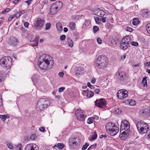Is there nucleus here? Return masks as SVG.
Segmentation results:
<instances>
[{
    "label": "nucleus",
    "instance_id": "1",
    "mask_svg": "<svg viewBox=\"0 0 150 150\" xmlns=\"http://www.w3.org/2000/svg\"><path fill=\"white\" fill-rule=\"evenodd\" d=\"M108 59L105 55L99 56L96 59L95 62V65L97 69H103L106 67L108 64Z\"/></svg>",
    "mask_w": 150,
    "mask_h": 150
},
{
    "label": "nucleus",
    "instance_id": "2",
    "mask_svg": "<svg viewBox=\"0 0 150 150\" xmlns=\"http://www.w3.org/2000/svg\"><path fill=\"white\" fill-rule=\"evenodd\" d=\"M51 104L50 100L47 98H42L38 101L36 106L38 111H42L48 107Z\"/></svg>",
    "mask_w": 150,
    "mask_h": 150
},
{
    "label": "nucleus",
    "instance_id": "3",
    "mask_svg": "<svg viewBox=\"0 0 150 150\" xmlns=\"http://www.w3.org/2000/svg\"><path fill=\"white\" fill-rule=\"evenodd\" d=\"M105 128L108 133L112 136L116 135L119 131V128L112 122L107 123L105 125Z\"/></svg>",
    "mask_w": 150,
    "mask_h": 150
},
{
    "label": "nucleus",
    "instance_id": "4",
    "mask_svg": "<svg viewBox=\"0 0 150 150\" xmlns=\"http://www.w3.org/2000/svg\"><path fill=\"white\" fill-rule=\"evenodd\" d=\"M12 60L11 58L9 57H4L1 59L0 64L2 67L8 70L11 67Z\"/></svg>",
    "mask_w": 150,
    "mask_h": 150
},
{
    "label": "nucleus",
    "instance_id": "5",
    "mask_svg": "<svg viewBox=\"0 0 150 150\" xmlns=\"http://www.w3.org/2000/svg\"><path fill=\"white\" fill-rule=\"evenodd\" d=\"M136 125L138 131L142 133H146L148 131L149 129L148 125L143 120L138 122Z\"/></svg>",
    "mask_w": 150,
    "mask_h": 150
},
{
    "label": "nucleus",
    "instance_id": "6",
    "mask_svg": "<svg viewBox=\"0 0 150 150\" xmlns=\"http://www.w3.org/2000/svg\"><path fill=\"white\" fill-rule=\"evenodd\" d=\"M63 3L60 1H57L51 6L50 12L51 14L53 15L56 13L62 7Z\"/></svg>",
    "mask_w": 150,
    "mask_h": 150
},
{
    "label": "nucleus",
    "instance_id": "7",
    "mask_svg": "<svg viewBox=\"0 0 150 150\" xmlns=\"http://www.w3.org/2000/svg\"><path fill=\"white\" fill-rule=\"evenodd\" d=\"M106 11L105 9H100L99 8L96 9L95 10L94 14L98 17L101 18L105 17V16L108 17V19L113 20V18L111 15L108 14L106 12Z\"/></svg>",
    "mask_w": 150,
    "mask_h": 150
},
{
    "label": "nucleus",
    "instance_id": "8",
    "mask_svg": "<svg viewBox=\"0 0 150 150\" xmlns=\"http://www.w3.org/2000/svg\"><path fill=\"white\" fill-rule=\"evenodd\" d=\"M128 76L124 71L121 70H118L115 75V77L121 81L126 80L127 79Z\"/></svg>",
    "mask_w": 150,
    "mask_h": 150
},
{
    "label": "nucleus",
    "instance_id": "9",
    "mask_svg": "<svg viewBox=\"0 0 150 150\" xmlns=\"http://www.w3.org/2000/svg\"><path fill=\"white\" fill-rule=\"evenodd\" d=\"M38 61L41 62H46L47 63L54 64L53 58L47 54H43L39 58Z\"/></svg>",
    "mask_w": 150,
    "mask_h": 150
},
{
    "label": "nucleus",
    "instance_id": "10",
    "mask_svg": "<svg viewBox=\"0 0 150 150\" xmlns=\"http://www.w3.org/2000/svg\"><path fill=\"white\" fill-rule=\"evenodd\" d=\"M38 65L39 67L41 69L47 70L50 69L53 67L54 64H49L46 62H41L38 61Z\"/></svg>",
    "mask_w": 150,
    "mask_h": 150
},
{
    "label": "nucleus",
    "instance_id": "11",
    "mask_svg": "<svg viewBox=\"0 0 150 150\" xmlns=\"http://www.w3.org/2000/svg\"><path fill=\"white\" fill-rule=\"evenodd\" d=\"M80 143L79 139L77 137H74L71 139L69 142V146L73 149H75L77 147Z\"/></svg>",
    "mask_w": 150,
    "mask_h": 150
},
{
    "label": "nucleus",
    "instance_id": "12",
    "mask_svg": "<svg viewBox=\"0 0 150 150\" xmlns=\"http://www.w3.org/2000/svg\"><path fill=\"white\" fill-rule=\"evenodd\" d=\"M106 101L104 98L97 99L95 102V105L97 107L101 108H105L107 105Z\"/></svg>",
    "mask_w": 150,
    "mask_h": 150
},
{
    "label": "nucleus",
    "instance_id": "13",
    "mask_svg": "<svg viewBox=\"0 0 150 150\" xmlns=\"http://www.w3.org/2000/svg\"><path fill=\"white\" fill-rule=\"evenodd\" d=\"M120 130H124L128 132L130 131L129 124L127 121L123 120L122 121Z\"/></svg>",
    "mask_w": 150,
    "mask_h": 150
},
{
    "label": "nucleus",
    "instance_id": "14",
    "mask_svg": "<svg viewBox=\"0 0 150 150\" xmlns=\"http://www.w3.org/2000/svg\"><path fill=\"white\" fill-rule=\"evenodd\" d=\"M44 23V20H42L40 18H38L36 21L34 23V27L36 30H38L42 27Z\"/></svg>",
    "mask_w": 150,
    "mask_h": 150
},
{
    "label": "nucleus",
    "instance_id": "15",
    "mask_svg": "<svg viewBox=\"0 0 150 150\" xmlns=\"http://www.w3.org/2000/svg\"><path fill=\"white\" fill-rule=\"evenodd\" d=\"M128 92L126 90H119L117 94V97L119 99H123L127 97Z\"/></svg>",
    "mask_w": 150,
    "mask_h": 150
},
{
    "label": "nucleus",
    "instance_id": "16",
    "mask_svg": "<svg viewBox=\"0 0 150 150\" xmlns=\"http://www.w3.org/2000/svg\"><path fill=\"white\" fill-rule=\"evenodd\" d=\"M75 114L78 120L81 121L84 120L85 117L83 111L77 110L75 111Z\"/></svg>",
    "mask_w": 150,
    "mask_h": 150
},
{
    "label": "nucleus",
    "instance_id": "17",
    "mask_svg": "<svg viewBox=\"0 0 150 150\" xmlns=\"http://www.w3.org/2000/svg\"><path fill=\"white\" fill-rule=\"evenodd\" d=\"M122 130H120V137L122 140H125L127 139L129 136V132H128L124 130L122 132Z\"/></svg>",
    "mask_w": 150,
    "mask_h": 150
},
{
    "label": "nucleus",
    "instance_id": "18",
    "mask_svg": "<svg viewBox=\"0 0 150 150\" xmlns=\"http://www.w3.org/2000/svg\"><path fill=\"white\" fill-rule=\"evenodd\" d=\"M94 18L96 23L97 24L100 23L101 21L103 23H105L106 21L108 19V17L106 16H105V17L101 18L96 17Z\"/></svg>",
    "mask_w": 150,
    "mask_h": 150
},
{
    "label": "nucleus",
    "instance_id": "19",
    "mask_svg": "<svg viewBox=\"0 0 150 150\" xmlns=\"http://www.w3.org/2000/svg\"><path fill=\"white\" fill-rule=\"evenodd\" d=\"M74 71L76 75L79 76L82 74L83 73L84 69L81 67H77L75 68Z\"/></svg>",
    "mask_w": 150,
    "mask_h": 150
},
{
    "label": "nucleus",
    "instance_id": "20",
    "mask_svg": "<svg viewBox=\"0 0 150 150\" xmlns=\"http://www.w3.org/2000/svg\"><path fill=\"white\" fill-rule=\"evenodd\" d=\"M123 42H125L128 45L130 44L131 42L132 41V40L131 38L129 36H127L124 37L122 40Z\"/></svg>",
    "mask_w": 150,
    "mask_h": 150
},
{
    "label": "nucleus",
    "instance_id": "21",
    "mask_svg": "<svg viewBox=\"0 0 150 150\" xmlns=\"http://www.w3.org/2000/svg\"><path fill=\"white\" fill-rule=\"evenodd\" d=\"M125 103L131 106H134L136 105V103L134 100L130 99L125 100Z\"/></svg>",
    "mask_w": 150,
    "mask_h": 150
},
{
    "label": "nucleus",
    "instance_id": "22",
    "mask_svg": "<svg viewBox=\"0 0 150 150\" xmlns=\"http://www.w3.org/2000/svg\"><path fill=\"white\" fill-rule=\"evenodd\" d=\"M97 135L96 132H93L92 133L91 137L90 136L88 138V140L90 141H92L97 139Z\"/></svg>",
    "mask_w": 150,
    "mask_h": 150
},
{
    "label": "nucleus",
    "instance_id": "23",
    "mask_svg": "<svg viewBox=\"0 0 150 150\" xmlns=\"http://www.w3.org/2000/svg\"><path fill=\"white\" fill-rule=\"evenodd\" d=\"M39 38L38 36H36L35 39L30 43V45L33 47L38 46V40Z\"/></svg>",
    "mask_w": 150,
    "mask_h": 150
},
{
    "label": "nucleus",
    "instance_id": "24",
    "mask_svg": "<svg viewBox=\"0 0 150 150\" xmlns=\"http://www.w3.org/2000/svg\"><path fill=\"white\" fill-rule=\"evenodd\" d=\"M128 46L125 42L122 40L120 43V47L121 49L124 50H126L128 48Z\"/></svg>",
    "mask_w": 150,
    "mask_h": 150
},
{
    "label": "nucleus",
    "instance_id": "25",
    "mask_svg": "<svg viewBox=\"0 0 150 150\" xmlns=\"http://www.w3.org/2000/svg\"><path fill=\"white\" fill-rule=\"evenodd\" d=\"M113 112L115 114H119L122 112L121 109L120 108H115L113 109Z\"/></svg>",
    "mask_w": 150,
    "mask_h": 150
},
{
    "label": "nucleus",
    "instance_id": "26",
    "mask_svg": "<svg viewBox=\"0 0 150 150\" xmlns=\"http://www.w3.org/2000/svg\"><path fill=\"white\" fill-rule=\"evenodd\" d=\"M56 27L59 32H60L62 30V25L61 23L60 22H58L57 23Z\"/></svg>",
    "mask_w": 150,
    "mask_h": 150
},
{
    "label": "nucleus",
    "instance_id": "27",
    "mask_svg": "<svg viewBox=\"0 0 150 150\" xmlns=\"http://www.w3.org/2000/svg\"><path fill=\"white\" fill-rule=\"evenodd\" d=\"M67 40L69 47H72L74 45L73 41L69 38H67Z\"/></svg>",
    "mask_w": 150,
    "mask_h": 150
},
{
    "label": "nucleus",
    "instance_id": "28",
    "mask_svg": "<svg viewBox=\"0 0 150 150\" xmlns=\"http://www.w3.org/2000/svg\"><path fill=\"white\" fill-rule=\"evenodd\" d=\"M64 145L63 143H58L57 144H55L54 147H57L59 149H61L63 148L64 147Z\"/></svg>",
    "mask_w": 150,
    "mask_h": 150
},
{
    "label": "nucleus",
    "instance_id": "29",
    "mask_svg": "<svg viewBox=\"0 0 150 150\" xmlns=\"http://www.w3.org/2000/svg\"><path fill=\"white\" fill-rule=\"evenodd\" d=\"M139 22L138 18H134L133 19L132 23L134 25L136 26L139 24Z\"/></svg>",
    "mask_w": 150,
    "mask_h": 150
},
{
    "label": "nucleus",
    "instance_id": "30",
    "mask_svg": "<svg viewBox=\"0 0 150 150\" xmlns=\"http://www.w3.org/2000/svg\"><path fill=\"white\" fill-rule=\"evenodd\" d=\"M20 14H19V16H17V15H14V14L11 15L8 18V21H11L14 18V17H15L16 18H17L20 17Z\"/></svg>",
    "mask_w": 150,
    "mask_h": 150
},
{
    "label": "nucleus",
    "instance_id": "31",
    "mask_svg": "<svg viewBox=\"0 0 150 150\" xmlns=\"http://www.w3.org/2000/svg\"><path fill=\"white\" fill-rule=\"evenodd\" d=\"M10 43L12 45H16L18 43L17 40L16 38H14L11 40Z\"/></svg>",
    "mask_w": 150,
    "mask_h": 150
},
{
    "label": "nucleus",
    "instance_id": "32",
    "mask_svg": "<svg viewBox=\"0 0 150 150\" xmlns=\"http://www.w3.org/2000/svg\"><path fill=\"white\" fill-rule=\"evenodd\" d=\"M150 13V11H148L147 10H144L142 11V15L144 16H147Z\"/></svg>",
    "mask_w": 150,
    "mask_h": 150
},
{
    "label": "nucleus",
    "instance_id": "33",
    "mask_svg": "<svg viewBox=\"0 0 150 150\" xmlns=\"http://www.w3.org/2000/svg\"><path fill=\"white\" fill-rule=\"evenodd\" d=\"M9 117V116L8 115H0V118H1L4 122L6 120V118H8Z\"/></svg>",
    "mask_w": 150,
    "mask_h": 150
},
{
    "label": "nucleus",
    "instance_id": "34",
    "mask_svg": "<svg viewBox=\"0 0 150 150\" xmlns=\"http://www.w3.org/2000/svg\"><path fill=\"white\" fill-rule=\"evenodd\" d=\"M33 144H28L26 146L25 150H32Z\"/></svg>",
    "mask_w": 150,
    "mask_h": 150
},
{
    "label": "nucleus",
    "instance_id": "35",
    "mask_svg": "<svg viewBox=\"0 0 150 150\" xmlns=\"http://www.w3.org/2000/svg\"><path fill=\"white\" fill-rule=\"evenodd\" d=\"M147 78L146 76H145L143 78L142 80V83L144 86H146L147 85L146 81Z\"/></svg>",
    "mask_w": 150,
    "mask_h": 150
},
{
    "label": "nucleus",
    "instance_id": "36",
    "mask_svg": "<svg viewBox=\"0 0 150 150\" xmlns=\"http://www.w3.org/2000/svg\"><path fill=\"white\" fill-rule=\"evenodd\" d=\"M94 119V117H89L87 120V122L88 124H91L93 122V120Z\"/></svg>",
    "mask_w": 150,
    "mask_h": 150
},
{
    "label": "nucleus",
    "instance_id": "37",
    "mask_svg": "<svg viewBox=\"0 0 150 150\" xmlns=\"http://www.w3.org/2000/svg\"><path fill=\"white\" fill-rule=\"evenodd\" d=\"M146 28L148 34L150 35V23H148L146 26Z\"/></svg>",
    "mask_w": 150,
    "mask_h": 150
},
{
    "label": "nucleus",
    "instance_id": "38",
    "mask_svg": "<svg viewBox=\"0 0 150 150\" xmlns=\"http://www.w3.org/2000/svg\"><path fill=\"white\" fill-rule=\"evenodd\" d=\"M38 78V76L37 74H34L32 77V81L34 82H36Z\"/></svg>",
    "mask_w": 150,
    "mask_h": 150
},
{
    "label": "nucleus",
    "instance_id": "39",
    "mask_svg": "<svg viewBox=\"0 0 150 150\" xmlns=\"http://www.w3.org/2000/svg\"><path fill=\"white\" fill-rule=\"evenodd\" d=\"M75 24L74 23L71 22L70 23L69 27L71 29L74 30H75Z\"/></svg>",
    "mask_w": 150,
    "mask_h": 150
},
{
    "label": "nucleus",
    "instance_id": "40",
    "mask_svg": "<svg viewBox=\"0 0 150 150\" xmlns=\"http://www.w3.org/2000/svg\"><path fill=\"white\" fill-rule=\"evenodd\" d=\"M109 40L111 42V43L113 44H115L117 43V40L115 38L111 40V38H109Z\"/></svg>",
    "mask_w": 150,
    "mask_h": 150
},
{
    "label": "nucleus",
    "instance_id": "41",
    "mask_svg": "<svg viewBox=\"0 0 150 150\" xmlns=\"http://www.w3.org/2000/svg\"><path fill=\"white\" fill-rule=\"evenodd\" d=\"M93 93L91 91H90L88 92L86 95V96L88 98H90L92 97L93 96Z\"/></svg>",
    "mask_w": 150,
    "mask_h": 150
},
{
    "label": "nucleus",
    "instance_id": "42",
    "mask_svg": "<svg viewBox=\"0 0 150 150\" xmlns=\"http://www.w3.org/2000/svg\"><path fill=\"white\" fill-rule=\"evenodd\" d=\"M142 115L144 116L149 115L148 110L147 109L144 110V111L142 112Z\"/></svg>",
    "mask_w": 150,
    "mask_h": 150
},
{
    "label": "nucleus",
    "instance_id": "43",
    "mask_svg": "<svg viewBox=\"0 0 150 150\" xmlns=\"http://www.w3.org/2000/svg\"><path fill=\"white\" fill-rule=\"evenodd\" d=\"M32 149V150H39V148L36 144H33Z\"/></svg>",
    "mask_w": 150,
    "mask_h": 150
},
{
    "label": "nucleus",
    "instance_id": "44",
    "mask_svg": "<svg viewBox=\"0 0 150 150\" xmlns=\"http://www.w3.org/2000/svg\"><path fill=\"white\" fill-rule=\"evenodd\" d=\"M97 145V144L96 143L94 144L91 145L88 147V150H89L95 148L96 147Z\"/></svg>",
    "mask_w": 150,
    "mask_h": 150
},
{
    "label": "nucleus",
    "instance_id": "45",
    "mask_svg": "<svg viewBox=\"0 0 150 150\" xmlns=\"http://www.w3.org/2000/svg\"><path fill=\"white\" fill-rule=\"evenodd\" d=\"M89 146V144L86 143L83 146H82L81 149L82 150H86L87 148L88 147V146Z\"/></svg>",
    "mask_w": 150,
    "mask_h": 150
},
{
    "label": "nucleus",
    "instance_id": "46",
    "mask_svg": "<svg viewBox=\"0 0 150 150\" xmlns=\"http://www.w3.org/2000/svg\"><path fill=\"white\" fill-rule=\"evenodd\" d=\"M93 31L94 33H96L99 30V28L98 27L96 26H94L93 27Z\"/></svg>",
    "mask_w": 150,
    "mask_h": 150
},
{
    "label": "nucleus",
    "instance_id": "47",
    "mask_svg": "<svg viewBox=\"0 0 150 150\" xmlns=\"http://www.w3.org/2000/svg\"><path fill=\"white\" fill-rule=\"evenodd\" d=\"M51 26V24L50 23H47L46 25V30H48L50 28Z\"/></svg>",
    "mask_w": 150,
    "mask_h": 150
},
{
    "label": "nucleus",
    "instance_id": "48",
    "mask_svg": "<svg viewBox=\"0 0 150 150\" xmlns=\"http://www.w3.org/2000/svg\"><path fill=\"white\" fill-rule=\"evenodd\" d=\"M22 146L21 144H18L16 146V150H22Z\"/></svg>",
    "mask_w": 150,
    "mask_h": 150
},
{
    "label": "nucleus",
    "instance_id": "49",
    "mask_svg": "<svg viewBox=\"0 0 150 150\" xmlns=\"http://www.w3.org/2000/svg\"><path fill=\"white\" fill-rule=\"evenodd\" d=\"M131 44V45L132 46H137L138 45V43L137 42H131V43L130 44Z\"/></svg>",
    "mask_w": 150,
    "mask_h": 150
},
{
    "label": "nucleus",
    "instance_id": "50",
    "mask_svg": "<svg viewBox=\"0 0 150 150\" xmlns=\"http://www.w3.org/2000/svg\"><path fill=\"white\" fill-rule=\"evenodd\" d=\"M39 130L40 131L43 132H45V128L42 127H40L39 128Z\"/></svg>",
    "mask_w": 150,
    "mask_h": 150
},
{
    "label": "nucleus",
    "instance_id": "51",
    "mask_svg": "<svg viewBox=\"0 0 150 150\" xmlns=\"http://www.w3.org/2000/svg\"><path fill=\"white\" fill-rule=\"evenodd\" d=\"M65 89V88L64 87H61L59 88L58 89V91L60 93L63 92Z\"/></svg>",
    "mask_w": 150,
    "mask_h": 150
},
{
    "label": "nucleus",
    "instance_id": "52",
    "mask_svg": "<svg viewBox=\"0 0 150 150\" xmlns=\"http://www.w3.org/2000/svg\"><path fill=\"white\" fill-rule=\"evenodd\" d=\"M36 138L35 134H33L30 136V139L32 140H34Z\"/></svg>",
    "mask_w": 150,
    "mask_h": 150
},
{
    "label": "nucleus",
    "instance_id": "53",
    "mask_svg": "<svg viewBox=\"0 0 150 150\" xmlns=\"http://www.w3.org/2000/svg\"><path fill=\"white\" fill-rule=\"evenodd\" d=\"M96 40L98 44H101L102 43V40L100 38H97Z\"/></svg>",
    "mask_w": 150,
    "mask_h": 150
},
{
    "label": "nucleus",
    "instance_id": "54",
    "mask_svg": "<svg viewBox=\"0 0 150 150\" xmlns=\"http://www.w3.org/2000/svg\"><path fill=\"white\" fill-rule=\"evenodd\" d=\"M7 146L8 148L10 149H12L13 148V146L10 143H8L7 144Z\"/></svg>",
    "mask_w": 150,
    "mask_h": 150
},
{
    "label": "nucleus",
    "instance_id": "55",
    "mask_svg": "<svg viewBox=\"0 0 150 150\" xmlns=\"http://www.w3.org/2000/svg\"><path fill=\"white\" fill-rule=\"evenodd\" d=\"M10 10V8H8L5 9L2 12V13L3 14L5 13L6 12H7L9 11Z\"/></svg>",
    "mask_w": 150,
    "mask_h": 150
},
{
    "label": "nucleus",
    "instance_id": "56",
    "mask_svg": "<svg viewBox=\"0 0 150 150\" xmlns=\"http://www.w3.org/2000/svg\"><path fill=\"white\" fill-rule=\"evenodd\" d=\"M66 38V36L64 35H62L60 37V40H64Z\"/></svg>",
    "mask_w": 150,
    "mask_h": 150
},
{
    "label": "nucleus",
    "instance_id": "57",
    "mask_svg": "<svg viewBox=\"0 0 150 150\" xmlns=\"http://www.w3.org/2000/svg\"><path fill=\"white\" fill-rule=\"evenodd\" d=\"M22 11L25 12V11H26V10H22L21 11H20L19 12L17 13L16 14H14V15H17V16H19V14H20V16H21V14H22Z\"/></svg>",
    "mask_w": 150,
    "mask_h": 150
},
{
    "label": "nucleus",
    "instance_id": "58",
    "mask_svg": "<svg viewBox=\"0 0 150 150\" xmlns=\"http://www.w3.org/2000/svg\"><path fill=\"white\" fill-rule=\"evenodd\" d=\"M126 30L128 31L131 32L132 31V29L131 27L128 26Z\"/></svg>",
    "mask_w": 150,
    "mask_h": 150
},
{
    "label": "nucleus",
    "instance_id": "59",
    "mask_svg": "<svg viewBox=\"0 0 150 150\" xmlns=\"http://www.w3.org/2000/svg\"><path fill=\"white\" fill-rule=\"evenodd\" d=\"M107 137V136L106 134H102V135H100V136L99 138L100 139H101L103 138H105Z\"/></svg>",
    "mask_w": 150,
    "mask_h": 150
},
{
    "label": "nucleus",
    "instance_id": "60",
    "mask_svg": "<svg viewBox=\"0 0 150 150\" xmlns=\"http://www.w3.org/2000/svg\"><path fill=\"white\" fill-rule=\"evenodd\" d=\"M100 90L98 88H95L94 92L98 94L100 92Z\"/></svg>",
    "mask_w": 150,
    "mask_h": 150
},
{
    "label": "nucleus",
    "instance_id": "61",
    "mask_svg": "<svg viewBox=\"0 0 150 150\" xmlns=\"http://www.w3.org/2000/svg\"><path fill=\"white\" fill-rule=\"evenodd\" d=\"M29 23L28 22H26L24 23V26L26 28H28V27Z\"/></svg>",
    "mask_w": 150,
    "mask_h": 150
},
{
    "label": "nucleus",
    "instance_id": "62",
    "mask_svg": "<svg viewBox=\"0 0 150 150\" xmlns=\"http://www.w3.org/2000/svg\"><path fill=\"white\" fill-rule=\"evenodd\" d=\"M32 0H28L25 1V2L26 3L28 4V5H29Z\"/></svg>",
    "mask_w": 150,
    "mask_h": 150
},
{
    "label": "nucleus",
    "instance_id": "63",
    "mask_svg": "<svg viewBox=\"0 0 150 150\" xmlns=\"http://www.w3.org/2000/svg\"><path fill=\"white\" fill-rule=\"evenodd\" d=\"M145 65L147 67L150 66V62H147L146 63Z\"/></svg>",
    "mask_w": 150,
    "mask_h": 150
},
{
    "label": "nucleus",
    "instance_id": "64",
    "mask_svg": "<svg viewBox=\"0 0 150 150\" xmlns=\"http://www.w3.org/2000/svg\"><path fill=\"white\" fill-rule=\"evenodd\" d=\"M59 75L61 77H62L64 75V73L63 72H60L59 73Z\"/></svg>",
    "mask_w": 150,
    "mask_h": 150
}]
</instances>
